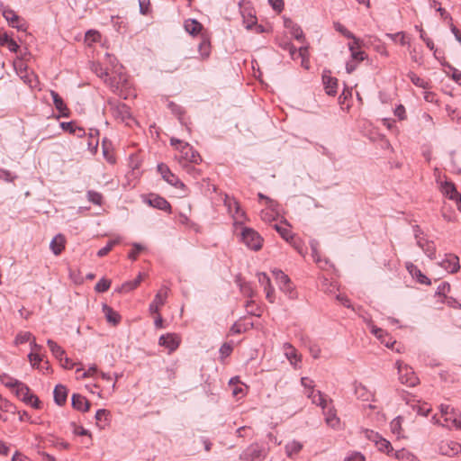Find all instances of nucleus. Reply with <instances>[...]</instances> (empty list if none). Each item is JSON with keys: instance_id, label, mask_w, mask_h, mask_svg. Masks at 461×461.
I'll list each match as a JSON object with an SVG mask.
<instances>
[{"instance_id": "nucleus-29", "label": "nucleus", "mask_w": 461, "mask_h": 461, "mask_svg": "<svg viewBox=\"0 0 461 461\" xmlns=\"http://www.w3.org/2000/svg\"><path fill=\"white\" fill-rule=\"evenodd\" d=\"M360 41L358 44L355 43V41L348 43V50L351 52V59L356 61H363L366 55L364 51L360 50Z\"/></svg>"}, {"instance_id": "nucleus-31", "label": "nucleus", "mask_w": 461, "mask_h": 461, "mask_svg": "<svg viewBox=\"0 0 461 461\" xmlns=\"http://www.w3.org/2000/svg\"><path fill=\"white\" fill-rule=\"evenodd\" d=\"M103 312L109 323L113 325H117L120 322L121 317L119 313L113 311V309L108 306L107 304L103 305Z\"/></svg>"}, {"instance_id": "nucleus-63", "label": "nucleus", "mask_w": 461, "mask_h": 461, "mask_svg": "<svg viewBox=\"0 0 461 461\" xmlns=\"http://www.w3.org/2000/svg\"><path fill=\"white\" fill-rule=\"evenodd\" d=\"M269 5L276 12H281L284 9L283 0H268Z\"/></svg>"}, {"instance_id": "nucleus-27", "label": "nucleus", "mask_w": 461, "mask_h": 461, "mask_svg": "<svg viewBox=\"0 0 461 461\" xmlns=\"http://www.w3.org/2000/svg\"><path fill=\"white\" fill-rule=\"evenodd\" d=\"M355 394L362 401H369L373 399L374 394L364 384L360 383L354 384Z\"/></svg>"}, {"instance_id": "nucleus-45", "label": "nucleus", "mask_w": 461, "mask_h": 461, "mask_svg": "<svg viewBox=\"0 0 461 461\" xmlns=\"http://www.w3.org/2000/svg\"><path fill=\"white\" fill-rule=\"evenodd\" d=\"M442 217L444 218V220H446L447 221H455L456 220V213L452 211L450 208H447V206H444L442 208Z\"/></svg>"}, {"instance_id": "nucleus-28", "label": "nucleus", "mask_w": 461, "mask_h": 461, "mask_svg": "<svg viewBox=\"0 0 461 461\" xmlns=\"http://www.w3.org/2000/svg\"><path fill=\"white\" fill-rule=\"evenodd\" d=\"M65 237L62 234L56 235L50 241V248L55 255H59L65 248Z\"/></svg>"}, {"instance_id": "nucleus-12", "label": "nucleus", "mask_w": 461, "mask_h": 461, "mask_svg": "<svg viewBox=\"0 0 461 461\" xmlns=\"http://www.w3.org/2000/svg\"><path fill=\"white\" fill-rule=\"evenodd\" d=\"M0 12L2 13V15L5 17V19L8 22L10 26L18 30H22V25L20 24L22 19L14 10L8 6L1 5Z\"/></svg>"}, {"instance_id": "nucleus-19", "label": "nucleus", "mask_w": 461, "mask_h": 461, "mask_svg": "<svg viewBox=\"0 0 461 461\" xmlns=\"http://www.w3.org/2000/svg\"><path fill=\"white\" fill-rule=\"evenodd\" d=\"M167 297V288L160 289L155 295L153 302L149 304L150 312L158 313L159 311V307L164 305Z\"/></svg>"}, {"instance_id": "nucleus-51", "label": "nucleus", "mask_w": 461, "mask_h": 461, "mask_svg": "<svg viewBox=\"0 0 461 461\" xmlns=\"http://www.w3.org/2000/svg\"><path fill=\"white\" fill-rule=\"evenodd\" d=\"M132 250L129 253L128 257L131 260H136L138 254L145 249V247L140 243H132Z\"/></svg>"}, {"instance_id": "nucleus-52", "label": "nucleus", "mask_w": 461, "mask_h": 461, "mask_svg": "<svg viewBox=\"0 0 461 461\" xmlns=\"http://www.w3.org/2000/svg\"><path fill=\"white\" fill-rule=\"evenodd\" d=\"M32 338V335L31 332H28V331L20 332L15 338V343L16 344L26 343V342L30 341Z\"/></svg>"}, {"instance_id": "nucleus-37", "label": "nucleus", "mask_w": 461, "mask_h": 461, "mask_svg": "<svg viewBox=\"0 0 461 461\" xmlns=\"http://www.w3.org/2000/svg\"><path fill=\"white\" fill-rule=\"evenodd\" d=\"M310 246H311V249H312V257L313 258V259L315 260L316 263L321 265L322 262H324L325 266L330 263V261L328 259H324V260L321 259V257H320V254L318 251L319 243L317 240H311Z\"/></svg>"}, {"instance_id": "nucleus-59", "label": "nucleus", "mask_w": 461, "mask_h": 461, "mask_svg": "<svg viewBox=\"0 0 461 461\" xmlns=\"http://www.w3.org/2000/svg\"><path fill=\"white\" fill-rule=\"evenodd\" d=\"M258 279L259 284L266 288V286H269L271 285L270 278L266 273H258Z\"/></svg>"}, {"instance_id": "nucleus-40", "label": "nucleus", "mask_w": 461, "mask_h": 461, "mask_svg": "<svg viewBox=\"0 0 461 461\" xmlns=\"http://www.w3.org/2000/svg\"><path fill=\"white\" fill-rule=\"evenodd\" d=\"M198 50L203 59H207L210 56L211 45L210 42L203 40L199 43Z\"/></svg>"}, {"instance_id": "nucleus-15", "label": "nucleus", "mask_w": 461, "mask_h": 461, "mask_svg": "<svg viewBox=\"0 0 461 461\" xmlns=\"http://www.w3.org/2000/svg\"><path fill=\"white\" fill-rule=\"evenodd\" d=\"M322 83L326 93L329 95H336L338 89V79L330 76V70H324L322 73Z\"/></svg>"}, {"instance_id": "nucleus-57", "label": "nucleus", "mask_w": 461, "mask_h": 461, "mask_svg": "<svg viewBox=\"0 0 461 461\" xmlns=\"http://www.w3.org/2000/svg\"><path fill=\"white\" fill-rule=\"evenodd\" d=\"M101 38V35L98 32L96 31H88L86 33V41H88V42H95V41H98Z\"/></svg>"}, {"instance_id": "nucleus-21", "label": "nucleus", "mask_w": 461, "mask_h": 461, "mask_svg": "<svg viewBox=\"0 0 461 461\" xmlns=\"http://www.w3.org/2000/svg\"><path fill=\"white\" fill-rule=\"evenodd\" d=\"M411 80L415 86L421 88L420 95H423L424 99L427 102H432L431 93L427 90L428 83L425 82V80L423 78H421L414 74L411 76Z\"/></svg>"}, {"instance_id": "nucleus-16", "label": "nucleus", "mask_w": 461, "mask_h": 461, "mask_svg": "<svg viewBox=\"0 0 461 461\" xmlns=\"http://www.w3.org/2000/svg\"><path fill=\"white\" fill-rule=\"evenodd\" d=\"M16 70L20 78L32 89L38 87L39 80L32 71H29L27 68H20L19 69L16 68Z\"/></svg>"}, {"instance_id": "nucleus-33", "label": "nucleus", "mask_w": 461, "mask_h": 461, "mask_svg": "<svg viewBox=\"0 0 461 461\" xmlns=\"http://www.w3.org/2000/svg\"><path fill=\"white\" fill-rule=\"evenodd\" d=\"M202 28V24L196 20L189 19L185 22V29L191 35H196Z\"/></svg>"}, {"instance_id": "nucleus-56", "label": "nucleus", "mask_w": 461, "mask_h": 461, "mask_svg": "<svg viewBox=\"0 0 461 461\" xmlns=\"http://www.w3.org/2000/svg\"><path fill=\"white\" fill-rule=\"evenodd\" d=\"M87 197L90 202L95 204H101L102 203V195L101 194L95 191H88Z\"/></svg>"}, {"instance_id": "nucleus-5", "label": "nucleus", "mask_w": 461, "mask_h": 461, "mask_svg": "<svg viewBox=\"0 0 461 461\" xmlns=\"http://www.w3.org/2000/svg\"><path fill=\"white\" fill-rule=\"evenodd\" d=\"M180 152L179 163L188 164H199L202 161V157L200 154L187 142L181 145V147L177 148Z\"/></svg>"}, {"instance_id": "nucleus-60", "label": "nucleus", "mask_w": 461, "mask_h": 461, "mask_svg": "<svg viewBox=\"0 0 461 461\" xmlns=\"http://www.w3.org/2000/svg\"><path fill=\"white\" fill-rule=\"evenodd\" d=\"M109 411L104 409H100L95 413V420L97 421L107 420L109 416Z\"/></svg>"}, {"instance_id": "nucleus-47", "label": "nucleus", "mask_w": 461, "mask_h": 461, "mask_svg": "<svg viewBox=\"0 0 461 461\" xmlns=\"http://www.w3.org/2000/svg\"><path fill=\"white\" fill-rule=\"evenodd\" d=\"M111 285V281L108 280V279H105V278H102L96 285H95V290L97 292V293H104V292H106L109 287Z\"/></svg>"}, {"instance_id": "nucleus-3", "label": "nucleus", "mask_w": 461, "mask_h": 461, "mask_svg": "<svg viewBox=\"0 0 461 461\" xmlns=\"http://www.w3.org/2000/svg\"><path fill=\"white\" fill-rule=\"evenodd\" d=\"M241 241L249 249L258 251L262 248L263 239L253 229L244 227L241 231Z\"/></svg>"}, {"instance_id": "nucleus-4", "label": "nucleus", "mask_w": 461, "mask_h": 461, "mask_svg": "<svg viewBox=\"0 0 461 461\" xmlns=\"http://www.w3.org/2000/svg\"><path fill=\"white\" fill-rule=\"evenodd\" d=\"M396 366L398 369L399 380L402 384L413 387L418 384L419 379L411 366L402 361H397Z\"/></svg>"}, {"instance_id": "nucleus-23", "label": "nucleus", "mask_w": 461, "mask_h": 461, "mask_svg": "<svg viewBox=\"0 0 461 461\" xmlns=\"http://www.w3.org/2000/svg\"><path fill=\"white\" fill-rule=\"evenodd\" d=\"M374 441L375 442V445H376L378 450L386 453L388 456H394L395 451L393 450L391 443L388 440L380 437L378 434H375Z\"/></svg>"}, {"instance_id": "nucleus-42", "label": "nucleus", "mask_w": 461, "mask_h": 461, "mask_svg": "<svg viewBox=\"0 0 461 461\" xmlns=\"http://www.w3.org/2000/svg\"><path fill=\"white\" fill-rule=\"evenodd\" d=\"M447 68L449 69L447 71V76H449L456 84L461 86V71L450 65H447Z\"/></svg>"}, {"instance_id": "nucleus-18", "label": "nucleus", "mask_w": 461, "mask_h": 461, "mask_svg": "<svg viewBox=\"0 0 461 461\" xmlns=\"http://www.w3.org/2000/svg\"><path fill=\"white\" fill-rule=\"evenodd\" d=\"M283 351L285 357L289 360L290 364L296 366L301 362V356L298 354L296 348L290 343L286 342L283 345Z\"/></svg>"}, {"instance_id": "nucleus-25", "label": "nucleus", "mask_w": 461, "mask_h": 461, "mask_svg": "<svg viewBox=\"0 0 461 461\" xmlns=\"http://www.w3.org/2000/svg\"><path fill=\"white\" fill-rule=\"evenodd\" d=\"M50 95L56 109L60 113L61 116L68 117L69 112L63 99L55 91H50Z\"/></svg>"}, {"instance_id": "nucleus-24", "label": "nucleus", "mask_w": 461, "mask_h": 461, "mask_svg": "<svg viewBox=\"0 0 461 461\" xmlns=\"http://www.w3.org/2000/svg\"><path fill=\"white\" fill-rule=\"evenodd\" d=\"M32 352L28 355L29 361L32 366H35L36 365L40 364L42 361V358L40 355V351L41 350L42 347L41 345H38L35 342V339H33L32 341L30 343Z\"/></svg>"}, {"instance_id": "nucleus-44", "label": "nucleus", "mask_w": 461, "mask_h": 461, "mask_svg": "<svg viewBox=\"0 0 461 461\" xmlns=\"http://www.w3.org/2000/svg\"><path fill=\"white\" fill-rule=\"evenodd\" d=\"M406 269L408 270L409 274L412 276V278L418 280L420 276H421L422 272L412 263L408 262L406 263Z\"/></svg>"}, {"instance_id": "nucleus-34", "label": "nucleus", "mask_w": 461, "mask_h": 461, "mask_svg": "<svg viewBox=\"0 0 461 461\" xmlns=\"http://www.w3.org/2000/svg\"><path fill=\"white\" fill-rule=\"evenodd\" d=\"M285 453L289 457H293L294 456L297 455L303 448V444L299 441H290L288 442L285 447Z\"/></svg>"}, {"instance_id": "nucleus-13", "label": "nucleus", "mask_w": 461, "mask_h": 461, "mask_svg": "<svg viewBox=\"0 0 461 461\" xmlns=\"http://www.w3.org/2000/svg\"><path fill=\"white\" fill-rule=\"evenodd\" d=\"M439 185V189L442 194L450 200L456 201V198L461 194L456 190L455 184L451 181H441L437 180Z\"/></svg>"}, {"instance_id": "nucleus-26", "label": "nucleus", "mask_w": 461, "mask_h": 461, "mask_svg": "<svg viewBox=\"0 0 461 461\" xmlns=\"http://www.w3.org/2000/svg\"><path fill=\"white\" fill-rule=\"evenodd\" d=\"M53 396H54V402L59 405L62 406L65 404L68 397V389L66 386L62 384H58L55 386L53 391Z\"/></svg>"}, {"instance_id": "nucleus-11", "label": "nucleus", "mask_w": 461, "mask_h": 461, "mask_svg": "<svg viewBox=\"0 0 461 461\" xmlns=\"http://www.w3.org/2000/svg\"><path fill=\"white\" fill-rule=\"evenodd\" d=\"M406 403L417 412L418 415L427 417L431 411V405L429 402H421L414 397L407 399Z\"/></svg>"}, {"instance_id": "nucleus-17", "label": "nucleus", "mask_w": 461, "mask_h": 461, "mask_svg": "<svg viewBox=\"0 0 461 461\" xmlns=\"http://www.w3.org/2000/svg\"><path fill=\"white\" fill-rule=\"evenodd\" d=\"M113 113L117 119H120L122 122L129 124V120L131 119V114L130 107L127 104L123 103L116 104L113 107Z\"/></svg>"}, {"instance_id": "nucleus-2", "label": "nucleus", "mask_w": 461, "mask_h": 461, "mask_svg": "<svg viewBox=\"0 0 461 461\" xmlns=\"http://www.w3.org/2000/svg\"><path fill=\"white\" fill-rule=\"evenodd\" d=\"M451 286L447 282H442L437 287L436 292L434 293V305L436 304H447L450 308L453 309H460L461 303L457 302V300L452 296H448Z\"/></svg>"}, {"instance_id": "nucleus-1", "label": "nucleus", "mask_w": 461, "mask_h": 461, "mask_svg": "<svg viewBox=\"0 0 461 461\" xmlns=\"http://www.w3.org/2000/svg\"><path fill=\"white\" fill-rule=\"evenodd\" d=\"M434 424L447 429L456 428L461 429V414L448 403L439 405V414L434 415Z\"/></svg>"}, {"instance_id": "nucleus-61", "label": "nucleus", "mask_w": 461, "mask_h": 461, "mask_svg": "<svg viewBox=\"0 0 461 461\" xmlns=\"http://www.w3.org/2000/svg\"><path fill=\"white\" fill-rule=\"evenodd\" d=\"M275 228L285 240H288V239L292 237L291 232L286 228H284L277 224L275 225Z\"/></svg>"}, {"instance_id": "nucleus-50", "label": "nucleus", "mask_w": 461, "mask_h": 461, "mask_svg": "<svg viewBox=\"0 0 461 461\" xmlns=\"http://www.w3.org/2000/svg\"><path fill=\"white\" fill-rule=\"evenodd\" d=\"M390 428L393 434L399 436L402 429V418L399 416L393 419L390 424Z\"/></svg>"}, {"instance_id": "nucleus-53", "label": "nucleus", "mask_w": 461, "mask_h": 461, "mask_svg": "<svg viewBox=\"0 0 461 461\" xmlns=\"http://www.w3.org/2000/svg\"><path fill=\"white\" fill-rule=\"evenodd\" d=\"M280 47L283 50H288L291 58L293 59H295V55L297 53V49L291 42L285 41V42L280 44Z\"/></svg>"}, {"instance_id": "nucleus-10", "label": "nucleus", "mask_w": 461, "mask_h": 461, "mask_svg": "<svg viewBox=\"0 0 461 461\" xmlns=\"http://www.w3.org/2000/svg\"><path fill=\"white\" fill-rule=\"evenodd\" d=\"M158 171L161 175L162 178L167 182L169 185L176 186V187H181L184 188L185 185L179 180V178L174 175L169 167L165 164H159L158 165Z\"/></svg>"}, {"instance_id": "nucleus-64", "label": "nucleus", "mask_w": 461, "mask_h": 461, "mask_svg": "<svg viewBox=\"0 0 461 461\" xmlns=\"http://www.w3.org/2000/svg\"><path fill=\"white\" fill-rule=\"evenodd\" d=\"M345 461H365V456L361 453L355 452L348 456Z\"/></svg>"}, {"instance_id": "nucleus-8", "label": "nucleus", "mask_w": 461, "mask_h": 461, "mask_svg": "<svg viewBox=\"0 0 461 461\" xmlns=\"http://www.w3.org/2000/svg\"><path fill=\"white\" fill-rule=\"evenodd\" d=\"M437 265L448 274L456 273L460 269L459 258L452 253L446 254Z\"/></svg>"}, {"instance_id": "nucleus-58", "label": "nucleus", "mask_w": 461, "mask_h": 461, "mask_svg": "<svg viewBox=\"0 0 461 461\" xmlns=\"http://www.w3.org/2000/svg\"><path fill=\"white\" fill-rule=\"evenodd\" d=\"M13 409V404L0 394V410L3 411H11Z\"/></svg>"}, {"instance_id": "nucleus-20", "label": "nucleus", "mask_w": 461, "mask_h": 461, "mask_svg": "<svg viewBox=\"0 0 461 461\" xmlns=\"http://www.w3.org/2000/svg\"><path fill=\"white\" fill-rule=\"evenodd\" d=\"M159 345L168 348V350L172 352L179 346V340L175 334L167 333L159 338Z\"/></svg>"}, {"instance_id": "nucleus-54", "label": "nucleus", "mask_w": 461, "mask_h": 461, "mask_svg": "<svg viewBox=\"0 0 461 461\" xmlns=\"http://www.w3.org/2000/svg\"><path fill=\"white\" fill-rule=\"evenodd\" d=\"M291 34L297 40L303 41L304 39L303 32L300 26L293 24L291 27Z\"/></svg>"}, {"instance_id": "nucleus-36", "label": "nucleus", "mask_w": 461, "mask_h": 461, "mask_svg": "<svg viewBox=\"0 0 461 461\" xmlns=\"http://www.w3.org/2000/svg\"><path fill=\"white\" fill-rule=\"evenodd\" d=\"M325 415V420L328 426L336 429L339 424V419L336 416V413L329 409L328 411L323 410Z\"/></svg>"}, {"instance_id": "nucleus-32", "label": "nucleus", "mask_w": 461, "mask_h": 461, "mask_svg": "<svg viewBox=\"0 0 461 461\" xmlns=\"http://www.w3.org/2000/svg\"><path fill=\"white\" fill-rule=\"evenodd\" d=\"M47 345L50 348L51 353L53 356L59 360V362L63 361V357L65 356V350L59 346L55 341L52 339L47 340Z\"/></svg>"}, {"instance_id": "nucleus-30", "label": "nucleus", "mask_w": 461, "mask_h": 461, "mask_svg": "<svg viewBox=\"0 0 461 461\" xmlns=\"http://www.w3.org/2000/svg\"><path fill=\"white\" fill-rule=\"evenodd\" d=\"M306 394L307 397L312 400V403L321 406L322 410L327 409V401L320 391L312 390L307 392Z\"/></svg>"}, {"instance_id": "nucleus-35", "label": "nucleus", "mask_w": 461, "mask_h": 461, "mask_svg": "<svg viewBox=\"0 0 461 461\" xmlns=\"http://www.w3.org/2000/svg\"><path fill=\"white\" fill-rule=\"evenodd\" d=\"M92 70L96 74L97 77L104 79L105 82L112 80V78L109 77L107 68H104L100 63H94L92 65ZM110 84L113 86V81H111Z\"/></svg>"}, {"instance_id": "nucleus-9", "label": "nucleus", "mask_w": 461, "mask_h": 461, "mask_svg": "<svg viewBox=\"0 0 461 461\" xmlns=\"http://www.w3.org/2000/svg\"><path fill=\"white\" fill-rule=\"evenodd\" d=\"M438 452L442 456H454L461 452V445L452 440H442L438 444Z\"/></svg>"}, {"instance_id": "nucleus-62", "label": "nucleus", "mask_w": 461, "mask_h": 461, "mask_svg": "<svg viewBox=\"0 0 461 461\" xmlns=\"http://www.w3.org/2000/svg\"><path fill=\"white\" fill-rule=\"evenodd\" d=\"M264 290L266 292V297H267V301L269 303H274L275 302V289L272 286V285H269V286H266V288H264Z\"/></svg>"}, {"instance_id": "nucleus-38", "label": "nucleus", "mask_w": 461, "mask_h": 461, "mask_svg": "<svg viewBox=\"0 0 461 461\" xmlns=\"http://www.w3.org/2000/svg\"><path fill=\"white\" fill-rule=\"evenodd\" d=\"M335 30L339 32H340L342 35H344L348 39H351L355 41V43L358 44L360 40L357 38L351 32H349L344 25H342L339 23H336L334 24Z\"/></svg>"}, {"instance_id": "nucleus-22", "label": "nucleus", "mask_w": 461, "mask_h": 461, "mask_svg": "<svg viewBox=\"0 0 461 461\" xmlns=\"http://www.w3.org/2000/svg\"><path fill=\"white\" fill-rule=\"evenodd\" d=\"M71 401L72 407L77 411H88L90 409V402L81 394L74 393Z\"/></svg>"}, {"instance_id": "nucleus-55", "label": "nucleus", "mask_w": 461, "mask_h": 461, "mask_svg": "<svg viewBox=\"0 0 461 461\" xmlns=\"http://www.w3.org/2000/svg\"><path fill=\"white\" fill-rule=\"evenodd\" d=\"M182 167L185 168L186 173L193 176L194 177H196L200 175V170L194 167V163L183 164Z\"/></svg>"}, {"instance_id": "nucleus-39", "label": "nucleus", "mask_w": 461, "mask_h": 461, "mask_svg": "<svg viewBox=\"0 0 461 461\" xmlns=\"http://www.w3.org/2000/svg\"><path fill=\"white\" fill-rule=\"evenodd\" d=\"M394 456L399 461H419L415 456L408 450L402 448L394 452Z\"/></svg>"}, {"instance_id": "nucleus-14", "label": "nucleus", "mask_w": 461, "mask_h": 461, "mask_svg": "<svg viewBox=\"0 0 461 461\" xmlns=\"http://www.w3.org/2000/svg\"><path fill=\"white\" fill-rule=\"evenodd\" d=\"M145 202L151 207L165 211V212H171V205L170 203L163 197L157 195V194H149Z\"/></svg>"}, {"instance_id": "nucleus-41", "label": "nucleus", "mask_w": 461, "mask_h": 461, "mask_svg": "<svg viewBox=\"0 0 461 461\" xmlns=\"http://www.w3.org/2000/svg\"><path fill=\"white\" fill-rule=\"evenodd\" d=\"M15 393L23 402H24V400L30 395L31 392L26 384L21 383V384L16 388Z\"/></svg>"}, {"instance_id": "nucleus-7", "label": "nucleus", "mask_w": 461, "mask_h": 461, "mask_svg": "<svg viewBox=\"0 0 461 461\" xmlns=\"http://www.w3.org/2000/svg\"><path fill=\"white\" fill-rule=\"evenodd\" d=\"M272 274L275 276V278L279 285V289L281 291H283L290 298H293L294 297V288L291 285V280L288 277V276L285 275L280 269L272 270Z\"/></svg>"}, {"instance_id": "nucleus-49", "label": "nucleus", "mask_w": 461, "mask_h": 461, "mask_svg": "<svg viewBox=\"0 0 461 461\" xmlns=\"http://www.w3.org/2000/svg\"><path fill=\"white\" fill-rule=\"evenodd\" d=\"M117 243H119L118 240H110L105 247L98 250L97 256L100 258L104 257L112 250L113 246L116 245Z\"/></svg>"}, {"instance_id": "nucleus-48", "label": "nucleus", "mask_w": 461, "mask_h": 461, "mask_svg": "<svg viewBox=\"0 0 461 461\" xmlns=\"http://www.w3.org/2000/svg\"><path fill=\"white\" fill-rule=\"evenodd\" d=\"M24 402L26 404H29L31 405L32 407H33L34 409H41V402L39 400V398L33 394V393H30V395L28 396L27 399L24 400Z\"/></svg>"}, {"instance_id": "nucleus-43", "label": "nucleus", "mask_w": 461, "mask_h": 461, "mask_svg": "<svg viewBox=\"0 0 461 461\" xmlns=\"http://www.w3.org/2000/svg\"><path fill=\"white\" fill-rule=\"evenodd\" d=\"M387 36L390 37L394 42H398L402 46L409 44L408 37L402 32L387 34Z\"/></svg>"}, {"instance_id": "nucleus-6", "label": "nucleus", "mask_w": 461, "mask_h": 461, "mask_svg": "<svg viewBox=\"0 0 461 461\" xmlns=\"http://www.w3.org/2000/svg\"><path fill=\"white\" fill-rule=\"evenodd\" d=\"M267 456V449L258 445H251L241 455V461H262Z\"/></svg>"}, {"instance_id": "nucleus-46", "label": "nucleus", "mask_w": 461, "mask_h": 461, "mask_svg": "<svg viewBox=\"0 0 461 461\" xmlns=\"http://www.w3.org/2000/svg\"><path fill=\"white\" fill-rule=\"evenodd\" d=\"M141 280H142V276L140 274L135 280L123 284L122 286V290L131 291V290L135 289L140 284Z\"/></svg>"}]
</instances>
